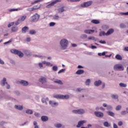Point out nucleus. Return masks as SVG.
Here are the masks:
<instances>
[{
	"label": "nucleus",
	"mask_w": 128,
	"mask_h": 128,
	"mask_svg": "<svg viewBox=\"0 0 128 128\" xmlns=\"http://www.w3.org/2000/svg\"><path fill=\"white\" fill-rule=\"evenodd\" d=\"M60 44L62 50H66L68 44V41L66 39H62L60 42Z\"/></svg>",
	"instance_id": "1"
},
{
	"label": "nucleus",
	"mask_w": 128,
	"mask_h": 128,
	"mask_svg": "<svg viewBox=\"0 0 128 128\" xmlns=\"http://www.w3.org/2000/svg\"><path fill=\"white\" fill-rule=\"evenodd\" d=\"M40 16L36 13L35 14L31 16L30 22H38V20H40Z\"/></svg>",
	"instance_id": "2"
},
{
	"label": "nucleus",
	"mask_w": 128,
	"mask_h": 128,
	"mask_svg": "<svg viewBox=\"0 0 128 128\" xmlns=\"http://www.w3.org/2000/svg\"><path fill=\"white\" fill-rule=\"evenodd\" d=\"M55 98H60L62 100H68L70 98V96L66 94L65 96L62 94H56L54 96Z\"/></svg>",
	"instance_id": "3"
},
{
	"label": "nucleus",
	"mask_w": 128,
	"mask_h": 128,
	"mask_svg": "<svg viewBox=\"0 0 128 128\" xmlns=\"http://www.w3.org/2000/svg\"><path fill=\"white\" fill-rule=\"evenodd\" d=\"M10 52L12 54H18L20 58H22V56H24V53L22 52L19 51L18 50L12 49L10 50Z\"/></svg>",
	"instance_id": "4"
},
{
	"label": "nucleus",
	"mask_w": 128,
	"mask_h": 128,
	"mask_svg": "<svg viewBox=\"0 0 128 128\" xmlns=\"http://www.w3.org/2000/svg\"><path fill=\"white\" fill-rule=\"evenodd\" d=\"M114 70H124V66L122 64H116L114 66Z\"/></svg>",
	"instance_id": "5"
},
{
	"label": "nucleus",
	"mask_w": 128,
	"mask_h": 128,
	"mask_svg": "<svg viewBox=\"0 0 128 128\" xmlns=\"http://www.w3.org/2000/svg\"><path fill=\"white\" fill-rule=\"evenodd\" d=\"M92 4V1L90 0L86 2H84L82 4H81L82 8H88Z\"/></svg>",
	"instance_id": "6"
},
{
	"label": "nucleus",
	"mask_w": 128,
	"mask_h": 128,
	"mask_svg": "<svg viewBox=\"0 0 128 128\" xmlns=\"http://www.w3.org/2000/svg\"><path fill=\"white\" fill-rule=\"evenodd\" d=\"M26 18V16H22L15 22V24L16 26H18L20 24V22H24Z\"/></svg>",
	"instance_id": "7"
},
{
	"label": "nucleus",
	"mask_w": 128,
	"mask_h": 128,
	"mask_svg": "<svg viewBox=\"0 0 128 128\" xmlns=\"http://www.w3.org/2000/svg\"><path fill=\"white\" fill-rule=\"evenodd\" d=\"M6 84H7L6 88H10V86L8 84V82H6V78H4L3 80L1 81V86H6Z\"/></svg>",
	"instance_id": "8"
},
{
	"label": "nucleus",
	"mask_w": 128,
	"mask_h": 128,
	"mask_svg": "<svg viewBox=\"0 0 128 128\" xmlns=\"http://www.w3.org/2000/svg\"><path fill=\"white\" fill-rule=\"evenodd\" d=\"M62 2V0H56L51 2L50 4H48L46 6V8H51V6H54V4H58V2Z\"/></svg>",
	"instance_id": "9"
},
{
	"label": "nucleus",
	"mask_w": 128,
	"mask_h": 128,
	"mask_svg": "<svg viewBox=\"0 0 128 128\" xmlns=\"http://www.w3.org/2000/svg\"><path fill=\"white\" fill-rule=\"evenodd\" d=\"M72 112L74 114H84V110L82 109H79L78 110H73Z\"/></svg>",
	"instance_id": "10"
},
{
	"label": "nucleus",
	"mask_w": 128,
	"mask_h": 128,
	"mask_svg": "<svg viewBox=\"0 0 128 128\" xmlns=\"http://www.w3.org/2000/svg\"><path fill=\"white\" fill-rule=\"evenodd\" d=\"M38 81L40 82L42 84H46V82L47 80L46 77L41 76L40 78H39Z\"/></svg>",
	"instance_id": "11"
},
{
	"label": "nucleus",
	"mask_w": 128,
	"mask_h": 128,
	"mask_svg": "<svg viewBox=\"0 0 128 128\" xmlns=\"http://www.w3.org/2000/svg\"><path fill=\"white\" fill-rule=\"evenodd\" d=\"M94 114L97 118H102L104 116V113L100 112H95Z\"/></svg>",
	"instance_id": "12"
},
{
	"label": "nucleus",
	"mask_w": 128,
	"mask_h": 128,
	"mask_svg": "<svg viewBox=\"0 0 128 128\" xmlns=\"http://www.w3.org/2000/svg\"><path fill=\"white\" fill-rule=\"evenodd\" d=\"M114 32V28L109 29L108 32H106V36H110Z\"/></svg>",
	"instance_id": "13"
},
{
	"label": "nucleus",
	"mask_w": 128,
	"mask_h": 128,
	"mask_svg": "<svg viewBox=\"0 0 128 128\" xmlns=\"http://www.w3.org/2000/svg\"><path fill=\"white\" fill-rule=\"evenodd\" d=\"M49 104H50L52 106H58V103L56 102H52V100L49 101Z\"/></svg>",
	"instance_id": "14"
},
{
	"label": "nucleus",
	"mask_w": 128,
	"mask_h": 128,
	"mask_svg": "<svg viewBox=\"0 0 128 128\" xmlns=\"http://www.w3.org/2000/svg\"><path fill=\"white\" fill-rule=\"evenodd\" d=\"M20 84H21L22 86H28V82L24 80H22L20 82Z\"/></svg>",
	"instance_id": "15"
},
{
	"label": "nucleus",
	"mask_w": 128,
	"mask_h": 128,
	"mask_svg": "<svg viewBox=\"0 0 128 128\" xmlns=\"http://www.w3.org/2000/svg\"><path fill=\"white\" fill-rule=\"evenodd\" d=\"M42 64H46V66H52V64H50V62H46V61L42 62Z\"/></svg>",
	"instance_id": "16"
},
{
	"label": "nucleus",
	"mask_w": 128,
	"mask_h": 128,
	"mask_svg": "<svg viewBox=\"0 0 128 128\" xmlns=\"http://www.w3.org/2000/svg\"><path fill=\"white\" fill-rule=\"evenodd\" d=\"M28 30H29L28 27L26 26L22 28V32H23V34H26V32H28Z\"/></svg>",
	"instance_id": "17"
},
{
	"label": "nucleus",
	"mask_w": 128,
	"mask_h": 128,
	"mask_svg": "<svg viewBox=\"0 0 128 128\" xmlns=\"http://www.w3.org/2000/svg\"><path fill=\"white\" fill-rule=\"evenodd\" d=\"M42 122H48V116H42L41 117Z\"/></svg>",
	"instance_id": "18"
},
{
	"label": "nucleus",
	"mask_w": 128,
	"mask_h": 128,
	"mask_svg": "<svg viewBox=\"0 0 128 128\" xmlns=\"http://www.w3.org/2000/svg\"><path fill=\"white\" fill-rule=\"evenodd\" d=\"M85 34H94V30H86L84 31Z\"/></svg>",
	"instance_id": "19"
},
{
	"label": "nucleus",
	"mask_w": 128,
	"mask_h": 128,
	"mask_svg": "<svg viewBox=\"0 0 128 128\" xmlns=\"http://www.w3.org/2000/svg\"><path fill=\"white\" fill-rule=\"evenodd\" d=\"M94 86H100V85L102 84V81L100 80H98V81H96L94 82Z\"/></svg>",
	"instance_id": "20"
},
{
	"label": "nucleus",
	"mask_w": 128,
	"mask_h": 128,
	"mask_svg": "<svg viewBox=\"0 0 128 128\" xmlns=\"http://www.w3.org/2000/svg\"><path fill=\"white\" fill-rule=\"evenodd\" d=\"M58 11L60 13L64 12H65L66 10H64V6H62V8H59L58 9Z\"/></svg>",
	"instance_id": "21"
},
{
	"label": "nucleus",
	"mask_w": 128,
	"mask_h": 128,
	"mask_svg": "<svg viewBox=\"0 0 128 128\" xmlns=\"http://www.w3.org/2000/svg\"><path fill=\"white\" fill-rule=\"evenodd\" d=\"M42 102H43L44 104H48V98H42Z\"/></svg>",
	"instance_id": "22"
},
{
	"label": "nucleus",
	"mask_w": 128,
	"mask_h": 128,
	"mask_svg": "<svg viewBox=\"0 0 128 128\" xmlns=\"http://www.w3.org/2000/svg\"><path fill=\"white\" fill-rule=\"evenodd\" d=\"M84 120L80 121L78 122V124L76 126V128H80L81 126H82L84 124Z\"/></svg>",
	"instance_id": "23"
},
{
	"label": "nucleus",
	"mask_w": 128,
	"mask_h": 128,
	"mask_svg": "<svg viewBox=\"0 0 128 128\" xmlns=\"http://www.w3.org/2000/svg\"><path fill=\"white\" fill-rule=\"evenodd\" d=\"M84 72V70H79L76 72V74H82Z\"/></svg>",
	"instance_id": "24"
},
{
	"label": "nucleus",
	"mask_w": 128,
	"mask_h": 128,
	"mask_svg": "<svg viewBox=\"0 0 128 128\" xmlns=\"http://www.w3.org/2000/svg\"><path fill=\"white\" fill-rule=\"evenodd\" d=\"M116 60H122V57L120 55L118 54L115 56Z\"/></svg>",
	"instance_id": "25"
},
{
	"label": "nucleus",
	"mask_w": 128,
	"mask_h": 128,
	"mask_svg": "<svg viewBox=\"0 0 128 128\" xmlns=\"http://www.w3.org/2000/svg\"><path fill=\"white\" fill-rule=\"evenodd\" d=\"M91 22L92 24H100V21L96 20H91Z\"/></svg>",
	"instance_id": "26"
},
{
	"label": "nucleus",
	"mask_w": 128,
	"mask_h": 128,
	"mask_svg": "<svg viewBox=\"0 0 128 128\" xmlns=\"http://www.w3.org/2000/svg\"><path fill=\"white\" fill-rule=\"evenodd\" d=\"M15 108H16V110H22L23 108V107L22 106L15 105Z\"/></svg>",
	"instance_id": "27"
},
{
	"label": "nucleus",
	"mask_w": 128,
	"mask_h": 128,
	"mask_svg": "<svg viewBox=\"0 0 128 128\" xmlns=\"http://www.w3.org/2000/svg\"><path fill=\"white\" fill-rule=\"evenodd\" d=\"M54 82L55 84H61V85L64 84V83H62V80H54Z\"/></svg>",
	"instance_id": "28"
},
{
	"label": "nucleus",
	"mask_w": 128,
	"mask_h": 128,
	"mask_svg": "<svg viewBox=\"0 0 128 128\" xmlns=\"http://www.w3.org/2000/svg\"><path fill=\"white\" fill-rule=\"evenodd\" d=\"M18 30V27L13 26L12 28V32H16Z\"/></svg>",
	"instance_id": "29"
},
{
	"label": "nucleus",
	"mask_w": 128,
	"mask_h": 128,
	"mask_svg": "<svg viewBox=\"0 0 128 128\" xmlns=\"http://www.w3.org/2000/svg\"><path fill=\"white\" fill-rule=\"evenodd\" d=\"M107 114L108 116H114V113L112 111H108L107 112Z\"/></svg>",
	"instance_id": "30"
},
{
	"label": "nucleus",
	"mask_w": 128,
	"mask_h": 128,
	"mask_svg": "<svg viewBox=\"0 0 128 128\" xmlns=\"http://www.w3.org/2000/svg\"><path fill=\"white\" fill-rule=\"evenodd\" d=\"M106 36V32H104V31H102L100 32L99 36Z\"/></svg>",
	"instance_id": "31"
},
{
	"label": "nucleus",
	"mask_w": 128,
	"mask_h": 128,
	"mask_svg": "<svg viewBox=\"0 0 128 128\" xmlns=\"http://www.w3.org/2000/svg\"><path fill=\"white\" fill-rule=\"evenodd\" d=\"M111 98H114V100H118V96L116 94H112Z\"/></svg>",
	"instance_id": "32"
},
{
	"label": "nucleus",
	"mask_w": 128,
	"mask_h": 128,
	"mask_svg": "<svg viewBox=\"0 0 128 128\" xmlns=\"http://www.w3.org/2000/svg\"><path fill=\"white\" fill-rule=\"evenodd\" d=\"M88 40H96V38L94 36H90L88 38Z\"/></svg>",
	"instance_id": "33"
},
{
	"label": "nucleus",
	"mask_w": 128,
	"mask_h": 128,
	"mask_svg": "<svg viewBox=\"0 0 128 128\" xmlns=\"http://www.w3.org/2000/svg\"><path fill=\"white\" fill-rule=\"evenodd\" d=\"M33 112L32 110H26V114H32Z\"/></svg>",
	"instance_id": "34"
},
{
	"label": "nucleus",
	"mask_w": 128,
	"mask_h": 128,
	"mask_svg": "<svg viewBox=\"0 0 128 128\" xmlns=\"http://www.w3.org/2000/svg\"><path fill=\"white\" fill-rule=\"evenodd\" d=\"M29 33H30V34H36V32L35 30H30L29 32Z\"/></svg>",
	"instance_id": "35"
},
{
	"label": "nucleus",
	"mask_w": 128,
	"mask_h": 128,
	"mask_svg": "<svg viewBox=\"0 0 128 128\" xmlns=\"http://www.w3.org/2000/svg\"><path fill=\"white\" fill-rule=\"evenodd\" d=\"M53 18L54 20H58L60 18V16H58V14H55Z\"/></svg>",
	"instance_id": "36"
},
{
	"label": "nucleus",
	"mask_w": 128,
	"mask_h": 128,
	"mask_svg": "<svg viewBox=\"0 0 128 128\" xmlns=\"http://www.w3.org/2000/svg\"><path fill=\"white\" fill-rule=\"evenodd\" d=\"M106 54H108V52H104L102 53H98V56H106Z\"/></svg>",
	"instance_id": "37"
},
{
	"label": "nucleus",
	"mask_w": 128,
	"mask_h": 128,
	"mask_svg": "<svg viewBox=\"0 0 128 128\" xmlns=\"http://www.w3.org/2000/svg\"><path fill=\"white\" fill-rule=\"evenodd\" d=\"M119 86H121V88H126V84H124V83H120V84H119Z\"/></svg>",
	"instance_id": "38"
},
{
	"label": "nucleus",
	"mask_w": 128,
	"mask_h": 128,
	"mask_svg": "<svg viewBox=\"0 0 128 128\" xmlns=\"http://www.w3.org/2000/svg\"><path fill=\"white\" fill-rule=\"evenodd\" d=\"M90 80L88 79L86 82V86H90Z\"/></svg>",
	"instance_id": "39"
},
{
	"label": "nucleus",
	"mask_w": 128,
	"mask_h": 128,
	"mask_svg": "<svg viewBox=\"0 0 128 128\" xmlns=\"http://www.w3.org/2000/svg\"><path fill=\"white\" fill-rule=\"evenodd\" d=\"M120 26L121 28H126V26L124 24H120Z\"/></svg>",
	"instance_id": "40"
},
{
	"label": "nucleus",
	"mask_w": 128,
	"mask_h": 128,
	"mask_svg": "<svg viewBox=\"0 0 128 128\" xmlns=\"http://www.w3.org/2000/svg\"><path fill=\"white\" fill-rule=\"evenodd\" d=\"M34 8L36 10H38L39 8H40V6L36 5L34 6Z\"/></svg>",
	"instance_id": "41"
},
{
	"label": "nucleus",
	"mask_w": 128,
	"mask_h": 128,
	"mask_svg": "<svg viewBox=\"0 0 128 128\" xmlns=\"http://www.w3.org/2000/svg\"><path fill=\"white\" fill-rule=\"evenodd\" d=\"M12 42V38L10 39L8 42H5L4 44H10Z\"/></svg>",
	"instance_id": "42"
},
{
	"label": "nucleus",
	"mask_w": 128,
	"mask_h": 128,
	"mask_svg": "<svg viewBox=\"0 0 128 128\" xmlns=\"http://www.w3.org/2000/svg\"><path fill=\"white\" fill-rule=\"evenodd\" d=\"M14 22H12L9 23L8 26V28H10V26H14Z\"/></svg>",
	"instance_id": "43"
},
{
	"label": "nucleus",
	"mask_w": 128,
	"mask_h": 128,
	"mask_svg": "<svg viewBox=\"0 0 128 128\" xmlns=\"http://www.w3.org/2000/svg\"><path fill=\"white\" fill-rule=\"evenodd\" d=\"M104 126H106V128H108L109 126V124H108V122H106L104 123Z\"/></svg>",
	"instance_id": "44"
},
{
	"label": "nucleus",
	"mask_w": 128,
	"mask_h": 128,
	"mask_svg": "<svg viewBox=\"0 0 128 128\" xmlns=\"http://www.w3.org/2000/svg\"><path fill=\"white\" fill-rule=\"evenodd\" d=\"M88 38V36H86V34H83L81 36V38Z\"/></svg>",
	"instance_id": "45"
},
{
	"label": "nucleus",
	"mask_w": 128,
	"mask_h": 128,
	"mask_svg": "<svg viewBox=\"0 0 128 128\" xmlns=\"http://www.w3.org/2000/svg\"><path fill=\"white\" fill-rule=\"evenodd\" d=\"M56 128H62V124H55Z\"/></svg>",
	"instance_id": "46"
},
{
	"label": "nucleus",
	"mask_w": 128,
	"mask_h": 128,
	"mask_svg": "<svg viewBox=\"0 0 128 128\" xmlns=\"http://www.w3.org/2000/svg\"><path fill=\"white\" fill-rule=\"evenodd\" d=\"M44 0H35L32 4H38V2H42Z\"/></svg>",
	"instance_id": "47"
},
{
	"label": "nucleus",
	"mask_w": 128,
	"mask_h": 128,
	"mask_svg": "<svg viewBox=\"0 0 128 128\" xmlns=\"http://www.w3.org/2000/svg\"><path fill=\"white\" fill-rule=\"evenodd\" d=\"M128 114V112L126 111H122L121 112V114L122 116H124V114Z\"/></svg>",
	"instance_id": "48"
},
{
	"label": "nucleus",
	"mask_w": 128,
	"mask_h": 128,
	"mask_svg": "<svg viewBox=\"0 0 128 128\" xmlns=\"http://www.w3.org/2000/svg\"><path fill=\"white\" fill-rule=\"evenodd\" d=\"M121 108H122V106H118L116 107V110H120Z\"/></svg>",
	"instance_id": "49"
},
{
	"label": "nucleus",
	"mask_w": 128,
	"mask_h": 128,
	"mask_svg": "<svg viewBox=\"0 0 128 128\" xmlns=\"http://www.w3.org/2000/svg\"><path fill=\"white\" fill-rule=\"evenodd\" d=\"M34 128H38V122H34Z\"/></svg>",
	"instance_id": "50"
},
{
	"label": "nucleus",
	"mask_w": 128,
	"mask_h": 128,
	"mask_svg": "<svg viewBox=\"0 0 128 128\" xmlns=\"http://www.w3.org/2000/svg\"><path fill=\"white\" fill-rule=\"evenodd\" d=\"M66 69H62L58 72V74H62V72H64Z\"/></svg>",
	"instance_id": "51"
},
{
	"label": "nucleus",
	"mask_w": 128,
	"mask_h": 128,
	"mask_svg": "<svg viewBox=\"0 0 128 128\" xmlns=\"http://www.w3.org/2000/svg\"><path fill=\"white\" fill-rule=\"evenodd\" d=\"M52 70H54V72H56V70H58V66H54L52 67Z\"/></svg>",
	"instance_id": "52"
},
{
	"label": "nucleus",
	"mask_w": 128,
	"mask_h": 128,
	"mask_svg": "<svg viewBox=\"0 0 128 128\" xmlns=\"http://www.w3.org/2000/svg\"><path fill=\"white\" fill-rule=\"evenodd\" d=\"M112 106L110 105H108L106 107V110H112Z\"/></svg>",
	"instance_id": "53"
},
{
	"label": "nucleus",
	"mask_w": 128,
	"mask_h": 128,
	"mask_svg": "<svg viewBox=\"0 0 128 128\" xmlns=\"http://www.w3.org/2000/svg\"><path fill=\"white\" fill-rule=\"evenodd\" d=\"M50 26H56V23H54V22H51L50 24Z\"/></svg>",
	"instance_id": "54"
},
{
	"label": "nucleus",
	"mask_w": 128,
	"mask_h": 128,
	"mask_svg": "<svg viewBox=\"0 0 128 128\" xmlns=\"http://www.w3.org/2000/svg\"><path fill=\"white\" fill-rule=\"evenodd\" d=\"M122 122L120 121L119 122H118V126H122Z\"/></svg>",
	"instance_id": "55"
},
{
	"label": "nucleus",
	"mask_w": 128,
	"mask_h": 128,
	"mask_svg": "<svg viewBox=\"0 0 128 128\" xmlns=\"http://www.w3.org/2000/svg\"><path fill=\"white\" fill-rule=\"evenodd\" d=\"M99 42L100 43V44H106V41H104V40H100V42Z\"/></svg>",
	"instance_id": "56"
},
{
	"label": "nucleus",
	"mask_w": 128,
	"mask_h": 128,
	"mask_svg": "<svg viewBox=\"0 0 128 128\" xmlns=\"http://www.w3.org/2000/svg\"><path fill=\"white\" fill-rule=\"evenodd\" d=\"M34 116H36L38 117V116H40V114H38V112H35V113H34Z\"/></svg>",
	"instance_id": "57"
},
{
	"label": "nucleus",
	"mask_w": 128,
	"mask_h": 128,
	"mask_svg": "<svg viewBox=\"0 0 128 128\" xmlns=\"http://www.w3.org/2000/svg\"><path fill=\"white\" fill-rule=\"evenodd\" d=\"M38 66H39L40 68H42V66H43L42 63H39Z\"/></svg>",
	"instance_id": "58"
},
{
	"label": "nucleus",
	"mask_w": 128,
	"mask_h": 128,
	"mask_svg": "<svg viewBox=\"0 0 128 128\" xmlns=\"http://www.w3.org/2000/svg\"><path fill=\"white\" fill-rule=\"evenodd\" d=\"M0 64H4V60H0Z\"/></svg>",
	"instance_id": "59"
},
{
	"label": "nucleus",
	"mask_w": 128,
	"mask_h": 128,
	"mask_svg": "<svg viewBox=\"0 0 128 128\" xmlns=\"http://www.w3.org/2000/svg\"><path fill=\"white\" fill-rule=\"evenodd\" d=\"M91 48H92V50H94V48H96V46H92Z\"/></svg>",
	"instance_id": "60"
},
{
	"label": "nucleus",
	"mask_w": 128,
	"mask_h": 128,
	"mask_svg": "<svg viewBox=\"0 0 128 128\" xmlns=\"http://www.w3.org/2000/svg\"><path fill=\"white\" fill-rule=\"evenodd\" d=\"M102 106L104 108H107L108 107V104L106 103L103 104Z\"/></svg>",
	"instance_id": "61"
},
{
	"label": "nucleus",
	"mask_w": 128,
	"mask_h": 128,
	"mask_svg": "<svg viewBox=\"0 0 128 128\" xmlns=\"http://www.w3.org/2000/svg\"><path fill=\"white\" fill-rule=\"evenodd\" d=\"M80 0H70V2H80Z\"/></svg>",
	"instance_id": "62"
},
{
	"label": "nucleus",
	"mask_w": 128,
	"mask_h": 128,
	"mask_svg": "<svg viewBox=\"0 0 128 128\" xmlns=\"http://www.w3.org/2000/svg\"><path fill=\"white\" fill-rule=\"evenodd\" d=\"M124 50H126V52H128V46L125 47L124 48Z\"/></svg>",
	"instance_id": "63"
},
{
	"label": "nucleus",
	"mask_w": 128,
	"mask_h": 128,
	"mask_svg": "<svg viewBox=\"0 0 128 128\" xmlns=\"http://www.w3.org/2000/svg\"><path fill=\"white\" fill-rule=\"evenodd\" d=\"M114 128H118V125L116 124H114Z\"/></svg>",
	"instance_id": "64"
}]
</instances>
